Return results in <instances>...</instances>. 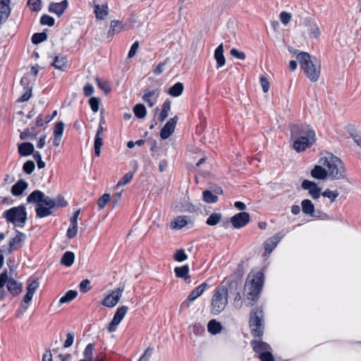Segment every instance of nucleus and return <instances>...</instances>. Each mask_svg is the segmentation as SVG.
Here are the masks:
<instances>
[{
	"mask_svg": "<svg viewBox=\"0 0 361 361\" xmlns=\"http://www.w3.org/2000/svg\"><path fill=\"white\" fill-rule=\"evenodd\" d=\"M27 201L29 203L37 204L36 215L39 218L51 215L53 209L56 207H63L67 205V202L63 197L58 196L56 199H52L38 190L33 191L27 197Z\"/></svg>",
	"mask_w": 361,
	"mask_h": 361,
	"instance_id": "f257e3e1",
	"label": "nucleus"
},
{
	"mask_svg": "<svg viewBox=\"0 0 361 361\" xmlns=\"http://www.w3.org/2000/svg\"><path fill=\"white\" fill-rule=\"evenodd\" d=\"M290 138L293 148L298 153L304 152L316 142V134L313 128L306 124L290 126Z\"/></svg>",
	"mask_w": 361,
	"mask_h": 361,
	"instance_id": "f03ea898",
	"label": "nucleus"
},
{
	"mask_svg": "<svg viewBox=\"0 0 361 361\" xmlns=\"http://www.w3.org/2000/svg\"><path fill=\"white\" fill-rule=\"evenodd\" d=\"M264 283V275L258 271L247 275L245 286L244 296L247 301V306H252L259 298Z\"/></svg>",
	"mask_w": 361,
	"mask_h": 361,
	"instance_id": "7ed1b4c3",
	"label": "nucleus"
},
{
	"mask_svg": "<svg viewBox=\"0 0 361 361\" xmlns=\"http://www.w3.org/2000/svg\"><path fill=\"white\" fill-rule=\"evenodd\" d=\"M319 163L324 166L328 176L334 180L342 179L345 177V169L341 160L331 153L324 154Z\"/></svg>",
	"mask_w": 361,
	"mask_h": 361,
	"instance_id": "20e7f679",
	"label": "nucleus"
},
{
	"mask_svg": "<svg viewBox=\"0 0 361 361\" xmlns=\"http://www.w3.org/2000/svg\"><path fill=\"white\" fill-rule=\"evenodd\" d=\"M296 59L307 78L312 82L317 81L321 73L320 63L317 59L307 52L299 53Z\"/></svg>",
	"mask_w": 361,
	"mask_h": 361,
	"instance_id": "39448f33",
	"label": "nucleus"
},
{
	"mask_svg": "<svg viewBox=\"0 0 361 361\" xmlns=\"http://www.w3.org/2000/svg\"><path fill=\"white\" fill-rule=\"evenodd\" d=\"M228 290L226 286L221 285L215 289L211 300V312L219 314L226 307L228 303Z\"/></svg>",
	"mask_w": 361,
	"mask_h": 361,
	"instance_id": "423d86ee",
	"label": "nucleus"
},
{
	"mask_svg": "<svg viewBox=\"0 0 361 361\" xmlns=\"http://www.w3.org/2000/svg\"><path fill=\"white\" fill-rule=\"evenodd\" d=\"M263 310L262 308H256L250 312V326L253 336L261 338L263 336Z\"/></svg>",
	"mask_w": 361,
	"mask_h": 361,
	"instance_id": "0eeeda50",
	"label": "nucleus"
},
{
	"mask_svg": "<svg viewBox=\"0 0 361 361\" xmlns=\"http://www.w3.org/2000/svg\"><path fill=\"white\" fill-rule=\"evenodd\" d=\"M4 216L8 221L19 227H23L27 220L25 208L23 205L6 211Z\"/></svg>",
	"mask_w": 361,
	"mask_h": 361,
	"instance_id": "6e6552de",
	"label": "nucleus"
},
{
	"mask_svg": "<svg viewBox=\"0 0 361 361\" xmlns=\"http://www.w3.org/2000/svg\"><path fill=\"white\" fill-rule=\"evenodd\" d=\"M123 290L124 286L112 290L111 293L104 298L102 302V305L109 308L115 307L118 303Z\"/></svg>",
	"mask_w": 361,
	"mask_h": 361,
	"instance_id": "1a4fd4ad",
	"label": "nucleus"
},
{
	"mask_svg": "<svg viewBox=\"0 0 361 361\" xmlns=\"http://www.w3.org/2000/svg\"><path fill=\"white\" fill-rule=\"evenodd\" d=\"M128 310V307L125 305L121 306L117 309L113 319L109 324V332H114L116 331L117 326L121 323L122 319L124 318Z\"/></svg>",
	"mask_w": 361,
	"mask_h": 361,
	"instance_id": "9d476101",
	"label": "nucleus"
},
{
	"mask_svg": "<svg viewBox=\"0 0 361 361\" xmlns=\"http://www.w3.org/2000/svg\"><path fill=\"white\" fill-rule=\"evenodd\" d=\"M208 287V284L206 283H203L199 286H197L195 290H193L188 295L187 300L183 301L180 305V309L184 310L187 309L190 306V302H192L196 300L199 296H200L206 288Z\"/></svg>",
	"mask_w": 361,
	"mask_h": 361,
	"instance_id": "9b49d317",
	"label": "nucleus"
},
{
	"mask_svg": "<svg viewBox=\"0 0 361 361\" xmlns=\"http://www.w3.org/2000/svg\"><path fill=\"white\" fill-rule=\"evenodd\" d=\"M178 119V116H175L173 118H171L161 128L160 131V136L163 140L169 138L173 134Z\"/></svg>",
	"mask_w": 361,
	"mask_h": 361,
	"instance_id": "f8f14e48",
	"label": "nucleus"
},
{
	"mask_svg": "<svg viewBox=\"0 0 361 361\" xmlns=\"http://www.w3.org/2000/svg\"><path fill=\"white\" fill-rule=\"evenodd\" d=\"M39 283L37 280L28 279L27 281V293L23 298V302L29 304L32 299L35 292L39 288Z\"/></svg>",
	"mask_w": 361,
	"mask_h": 361,
	"instance_id": "ddd939ff",
	"label": "nucleus"
},
{
	"mask_svg": "<svg viewBox=\"0 0 361 361\" xmlns=\"http://www.w3.org/2000/svg\"><path fill=\"white\" fill-rule=\"evenodd\" d=\"M25 238L26 235L24 233L18 232L16 235L9 241L8 253L10 254L21 247Z\"/></svg>",
	"mask_w": 361,
	"mask_h": 361,
	"instance_id": "4468645a",
	"label": "nucleus"
},
{
	"mask_svg": "<svg viewBox=\"0 0 361 361\" xmlns=\"http://www.w3.org/2000/svg\"><path fill=\"white\" fill-rule=\"evenodd\" d=\"M235 228L245 226L250 221V215L247 212H240L234 215L231 220Z\"/></svg>",
	"mask_w": 361,
	"mask_h": 361,
	"instance_id": "2eb2a0df",
	"label": "nucleus"
},
{
	"mask_svg": "<svg viewBox=\"0 0 361 361\" xmlns=\"http://www.w3.org/2000/svg\"><path fill=\"white\" fill-rule=\"evenodd\" d=\"M302 187L305 190L309 191L310 195L314 198L317 199L321 194V189L314 182L308 180H305L302 183Z\"/></svg>",
	"mask_w": 361,
	"mask_h": 361,
	"instance_id": "dca6fc26",
	"label": "nucleus"
},
{
	"mask_svg": "<svg viewBox=\"0 0 361 361\" xmlns=\"http://www.w3.org/2000/svg\"><path fill=\"white\" fill-rule=\"evenodd\" d=\"M305 25L308 28L310 37L314 38H319L321 35V31L317 23L312 18H307L305 21Z\"/></svg>",
	"mask_w": 361,
	"mask_h": 361,
	"instance_id": "f3484780",
	"label": "nucleus"
},
{
	"mask_svg": "<svg viewBox=\"0 0 361 361\" xmlns=\"http://www.w3.org/2000/svg\"><path fill=\"white\" fill-rule=\"evenodd\" d=\"M10 0H0V25L6 22L11 13Z\"/></svg>",
	"mask_w": 361,
	"mask_h": 361,
	"instance_id": "a211bd4d",
	"label": "nucleus"
},
{
	"mask_svg": "<svg viewBox=\"0 0 361 361\" xmlns=\"http://www.w3.org/2000/svg\"><path fill=\"white\" fill-rule=\"evenodd\" d=\"M68 7V1L63 0L59 3H51L49 6V11L61 16Z\"/></svg>",
	"mask_w": 361,
	"mask_h": 361,
	"instance_id": "6ab92c4d",
	"label": "nucleus"
},
{
	"mask_svg": "<svg viewBox=\"0 0 361 361\" xmlns=\"http://www.w3.org/2000/svg\"><path fill=\"white\" fill-rule=\"evenodd\" d=\"M7 283V288L8 290L12 294L13 296L18 295L22 290V283L18 282L13 278L8 277Z\"/></svg>",
	"mask_w": 361,
	"mask_h": 361,
	"instance_id": "aec40b11",
	"label": "nucleus"
},
{
	"mask_svg": "<svg viewBox=\"0 0 361 361\" xmlns=\"http://www.w3.org/2000/svg\"><path fill=\"white\" fill-rule=\"evenodd\" d=\"M103 131H104V128H103L102 123H99L97 131L96 133L94 143V154L97 157H99L101 147L103 145V140H102V138L101 137V134L102 133Z\"/></svg>",
	"mask_w": 361,
	"mask_h": 361,
	"instance_id": "412c9836",
	"label": "nucleus"
},
{
	"mask_svg": "<svg viewBox=\"0 0 361 361\" xmlns=\"http://www.w3.org/2000/svg\"><path fill=\"white\" fill-rule=\"evenodd\" d=\"M251 345L253 348V350L255 353H257L259 354L263 352H267L269 350H271L270 345L268 343L263 342L262 341H257V340L252 341L251 342Z\"/></svg>",
	"mask_w": 361,
	"mask_h": 361,
	"instance_id": "4be33fe9",
	"label": "nucleus"
},
{
	"mask_svg": "<svg viewBox=\"0 0 361 361\" xmlns=\"http://www.w3.org/2000/svg\"><path fill=\"white\" fill-rule=\"evenodd\" d=\"M94 12L96 18L99 20H104L109 14V8L106 4L103 5H95L94 7Z\"/></svg>",
	"mask_w": 361,
	"mask_h": 361,
	"instance_id": "5701e85b",
	"label": "nucleus"
},
{
	"mask_svg": "<svg viewBox=\"0 0 361 361\" xmlns=\"http://www.w3.org/2000/svg\"><path fill=\"white\" fill-rule=\"evenodd\" d=\"M214 59L217 63V68L225 65L226 60L224 56V46L221 44L214 51Z\"/></svg>",
	"mask_w": 361,
	"mask_h": 361,
	"instance_id": "b1692460",
	"label": "nucleus"
},
{
	"mask_svg": "<svg viewBox=\"0 0 361 361\" xmlns=\"http://www.w3.org/2000/svg\"><path fill=\"white\" fill-rule=\"evenodd\" d=\"M311 175L312 177L317 179H324L328 176L325 167H324V166L320 164L319 165L314 166V168L311 171Z\"/></svg>",
	"mask_w": 361,
	"mask_h": 361,
	"instance_id": "393cba45",
	"label": "nucleus"
},
{
	"mask_svg": "<svg viewBox=\"0 0 361 361\" xmlns=\"http://www.w3.org/2000/svg\"><path fill=\"white\" fill-rule=\"evenodd\" d=\"M27 183L23 180H18L11 188V193L15 196L20 195L23 191L27 188Z\"/></svg>",
	"mask_w": 361,
	"mask_h": 361,
	"instance_id": "a878e982",
	"label": "nucleus"
},
{
	"mask_svg": "<svg viewBox=\"0 0 361 361\" xmlns=\"http://www.w3.org/2000/svg\"><path fill=\"white\" fill-rule=\"evenodd\" d=\"M189 223L186 216H178L171 222L170 227L172 229H180Z\"/></svg>",
	"mask_w": 361,
	"mask_h": 361,
	"instance_id": "bb28decb",
	"label": "nucleus"
},
{
	"mask_svg": "<svg viewBox=\"0 0 361 361\" xmlns=\"http://www.w3.org/2000/svg\"><path fill=\"white\" fill-rule=\"evenodd\" d=\"M174 272L178 278L183 279L185 281H187L190 279L188 265L176 267Z\"/></svg>",
	"mask_w": 361,
	"mask_h": 361,
	"instance_id": "cd10ccee",
	"label": "nucleus"
},
{
	"mask_svg": "<svg viewBox=\"0 0 361 361\" xmlns=\"http://www.w3.org/2000/svg\"><path fill=\"white\" fill-rule=\"evenodd\" d=\"M281 240V238L276 235L273 238L268 239L264 245L265 252L271 253L277 245L278 243Z\"/></svg>",
	"mask_w": 361,
	"mask_h": 361,
	"instance_id": "c85d7f7f",
	"label": "nucleus"
},
{
	"mask_svg": "<svg viewBox=\"0 0 361 361\" xmlns=\"http://www.w3.org/2000/svg\"><path fill=\"white\" fill-rule=\"evenodd\" d=\"M18 152L22 156H28L34 152V146L30 142H23L18 146Z\"/></svg>",
	"mask_w": 361,
	"mask_h": 361,
	"instance_id": "c756f323",
	"label": "nucleus"
},
{
	"mask_svg": "<svg viewBox=\"0 0 361 361\" xmlns=\"http://www.w3.org/2000/svg\"><path fill=\"white\" fill-rule=\"evenodd\" d=\"M123 29L122 23L118 20H112L110 25V29L108 32V36L112 37L115 33L121 32Z\"/></svg>",
	"mask_w": 361,
	"mask_h": 361,
	"instance_id": "7c9ffc66",
	"label": "nucleus"
},
{
	"mask_svg": "<svg viewBox=\"0 0 361 361\" xmlns=\"http://www.w3.org/2000/svg\"><path fill=\"white\" fill-rule=\"evenodd\" d=\"M158 96L157 90H145L144 95L142 97L143 100L148 104L149 106L154 105V102L152 100V97Z\"/></svg>",
	"mask_w": 361,
	"mask_h": 361,
	"instance_id": "2f4dec72",
	"label": "nucleus"
},
{
	"mask_svg": "<svg viewBox=\"0 0 361 361\" xmlns=\"http://www.w3.org/2000/svg\"><path fill=\"white\" fill-rule=\"evenodd\" d=\"M301 206L303 213L313 216V213L314 212V206L311 200L307 199L304 200L301 203Z\"/></svg>",
	"mask_w": 361,
	"mask_h": 361,
	"instance_id": "473e14b6",
	"label": "nucleus"
},
{
	"mask_svg": "<svg viewBox=\"0 0 361 361\" xmlns=\"http://www.w3.org/2000/svg\"><path fill=\"white\" fill-rule=\"evenodd\" d=\"M52 66L55 68L64 71L67 66V59L66 57L56 56L52 63Z\"/></svg>",
	"mask_w": 361,
	"mask_h": 361,
	"instance_id": "72a5a7b5",
	"label": "nucleus"
},
{
	"mask_svg": "<svg viewBox=\"0 0 361 361\" xmlns=\"http://www.w3.org/2000/svg\"><path fill=\"white\" fill-rule=\"evenodd\" d=\"M170 110L171 102L167 99L163 103L161 106V111L159 117V119L161 122H163L168 117Z\"/></svg>",
	"mask_w": 361,
	"mask_h": 361,
	"instance_id": "f704fd0d",
	"label": "nucleus"
},
{
	"mask_svg": "<svg viewBox=\"0 0 361 361\" xmlns=\"http://www.w3.org/2000/svg\"><path fill=\"white\" fill-rule=\"evenodd\" d=\"M74 259V253L70 251H67L63 254L61 259V263L66 267H70L73 264Z\"/></svg>",
	"mask_w": 361,
	"mask_h": 361,
	"instance_id": "c9c22d12",
	"label": "nucleus"
},
{
	"mask_svg": "<svg viewBox=\"0 0 361 361\" xmlns=\"http://www.w3.org/2000/svg\"><path fill=\"white\" fill-rule=\"evenodd\" d=\"M183 91V85L181 82H177L168 90V93L172 97L180 96Z\"/></svg>",
	"mask_w": 361,
	"mask_h": 361,
	"instance_id": "e433bc0d",
	"label": "nucleus"
},
{
	"mask_svg": "<svg viewBox=\"0 0 361 361\" xmlns=\"http://www.w3.org/2000/svg\"><path fill=\"white\" fill-rule=\"evenodd\" d=\"M221 328V324L215 319L209 321L207 325L208 331L212 334H216L219 333Z\"/></svg>",
	"mask_w": 361,
	"mask_h": 361,
	"instance_id": "4c0bfd02",
	"label": "nucleus"
},
{
	"mask_svg": "<svg viewBox=\"0 0 361 361\" xmlns=\"http://www.w3.org/2000/svg\"><path fill=\"white\" fill-rule=\"evenodd\" d=\"M93 350L94 345L92 343H89L84 350L83 352V359H81L82 361H93Z\"/></svg>",
	"mask_w": 361,
	"mask_h": 361,
	"instance_id": "58836bf2",
	"label": "nucleus"
},
{
	"mask_svg": "<svg viewBox=\"0 0 361 361\" xmlns=\"http://www.w3.org/2000/svg\"><path fill=\"white\" fill-rule=\"evenodd\" d=\"M133 112L138 118H144L146 116L147 111L144 104H137L133 107Z\"/></svg>",
	"mask_w": 361,
	"mask_h": 361,
	"instance_id": "ea45409f",
	"label": "nucleus"
},
{
	"mask_svg": "<svg viewBox=\"0 0 361 361\" xmlns=\"http://www.w3.org/2000/svg\"><path fill=\"white\" fill-rule=\"evenodd\" d=\"M78 295V292L76 290H68L65 295L61 297L59 300L60 304L67 303L73 300Z\"/></svg>",
	"mask_w": 361,
	"mask_h": 361,
	"instance_id": "a19ab883",
	"label": "nucleus"
},
{
	"mask_svg": "<svg viewBox=\"0 0 361 361\" xmlns=\"http://www.w3.org/2000/svg\"><path fill=\"white\" fill-rule=\"evenodd\" d=\"M202 195L204 201L207 203H214L218 200L217 195L212 193L209 190H204Z\"/></svg>",
	"mask_w": 361,
	"mask_h": 361,
	"instance_id": "79ce46f5",
	"label": "nucleus"
},
{
	"mask_svg": "<svg viewBox=\"0 0 361 361\" xmlns=\"http://www.w3.org/2000/svg\"><path fill=\"white\" fill-rule=\"evenodd\" d=\"M221 217L222 216L219 213H212L208 217L207 224L209 226H215L220 222Z\"/></svg>",
	"mask_w": 361,
	"mask_h": 361,
	"instance_id": "37998d69",
	"label": "nucleus"
},
{
	"mask_svg": "<svg viewBox=\"0 0 361 361\" xmlns=\"http://www.w3.org/2000/svg\"><path fill=\"white\" fill-rule=\"evenodd\" d=\"M47 38V35L45 32L35 33L32 37V42L37 44L45 41Z\"/></svg>",
	"mask_w": 361,
	"mask_h": 361,
	"instance_id": "c03bdc74",
	"label": "nucleus"
},
{
	"mask_svg": "<svg viewBox=\"0 0 361 361\" xmlns=\"http://www.w3.org/2000/svg\"><path fill=\"white\" fill-rule=\"evenodd\" d=\"M133 177V172L126 173L123 177L118 182L116 187H121L129 183Z\"/></svg>",
	"mask_w": 361,
	"mask_h": 361,
	"instance_id": "a18cd8bd",
	"label": "nucleus"
},
{
	"mask_svg": "<svg viewBox=\"0 0 361 361\" xmlns=\"http://www.w3.org/2000/svg\"><path fill=\"white\" fill-rule=\"evenodd\" d=\"M64 129V123L62 121L57 122L54 128V136L62 137Z\"/></svg>",
	"mask_w": 361,
	"mask_h": 361,
	"instance_id": "49530a36",
	"label": "nucleus"
},
{
	"mask_svg": "<svg viewBox=\"0 0 361 361\" xmlns=\"http://www.w3.org/2000/svg\"><path fill=\"white\" fill-rule=\"evenodd\" d=\"M338 195H339V193L338 191H336V190L332 191L329 189L326 190L324 192H323L322 193V196L330 199L331 202H334L336 200V199L338 197Z\"/></svg>",
	"mask_w": 361,
	"mask_h": 361,
	"instance_id": "de8ad7c7",
	"label": "nucleus"
},
{
	"mask_svg": "<svg viewBox=\"0 0 361 361\" xmlns=\"http://www.w3.org/2000/svg\"><path fill=\"white\" fill-rule=\"evenodd\" d=\"M110 200V195L109 194H104L102 197H100L97 201V205L99 209H102L104 208L106 204Z\"/></svg>",
	"mask_w": 361,
	"mask_h": 361,
	"instance_id": "09e8293b",
	"label": "nucleus"
},
{
	"mask_svg": "<svg viewBox=\"0 0 361 361\" xmlns=\"http://www.w3.org/2000/svg\"><path fill=\"white\" fill-rule=\"evenodd\" d=\"M233 306L235 309L239 310L242 307L243 304V300L240 295V293L239 291H237L235 293V295L233 298Z\"/></svg>",
	"mask_w": 361,
	"mask_h": 361,
	"instance_id": "8fccbe9b",
	"label": "nucleus"
},
{
	"mask_svg": "<svg viewBox=\"0 0 361 361\" xmlns=\"http://www.w3.org/2000/svg\"><path fill=\"white\" fill-rule=\"evenodd\" d=\"M78 233V225L71 224L68 229L67 230L66 235L69 239H72L76 236Z\"/></svg>",
	"mask_w": 361,
	"mask_h": 361,
	"instance_id": "3c124183",
	"label": "nucleus"
},
{
	"mask_svg": "<svg viewBox=\"0 0 361 361\" xmlns=\"http://www.w3.org/2000/svg\"><path fill=\"white\" fill-rule=\"evenodd\" d=\"M173 258L177 262H183L187 259L188 256L185 254L184 250L180 249L175 252Z\"/></svg>",
	"mask_w": 361,
	"mask_h": 361,
	"instance_id": "603ef678",
	"label": "nucleus"
},
{
	"mask_svg": "<svg viewBox=\"0 0 361 361\" xmlns=\"http://www.w3.org/2000/svg\"><path fill=\"white\" fill-rule=\"evenodd\" d=\"M35 168V165L32 161H27L23 165V171L27 174L32 173Z\"/></svg>",
	"mask_w": 361,
	"mask_h": 361,
	"instance_id": "864d4df0",
	"label": "nucleus"
},
{
	"mask_svg": "<svg viewBox=\"0 0 361 361\" xmlns=\"http://www.w3.org/2000/svg\"><path fill=\"white\" fill-rule=\"evenodd\" d=\"M291 18V14L286 11H282L279 15L280 20L283 25H287L290 21Z\"/></svg>",
	"mask_w": 361,
	"mask_h": 361,
	"instance_id": "5fc2aeb1",
	"label": "nucleus"
},
{
	"mask_svg": "<svg viewBox=\"0 0 361 361\" xmlns=\"http://www.w3.org/2000/svg\"><path fill=\"white\" fill-rule=\"evenodd\" d=\"M54 19L48 15H43L40 20V23L42 25H47L49 26H53L54 25Z\"/></svg>",
	"mask_w": 361,
	"mask_h": 361,
	"instance_id": "6e6d98bb",
	"label": "nucleus"
},
{
	"mask_svg": "<svg viewBox=\"0 0 361 361\" xmlns=\"http://www.w3.org/2000/svg\"><path fill=\"white\" fill-rule=\"evenodd\" d=\"M91 109L94 112H97L99 110V99L97 97H92L89 101Z\"/></svg>",
	"mask_w": 361,
	"mask_h": 361,
	"instance_id": "4d7b16f0",
	"label": "nucleus"
},
{
	"mask_svg": "<svg viewBox=\"0 0 361 361\" xmlns=\"http://www.w3.org/2000/svg\"><path fill=\"white\" fill-rule=\"evenodd\" d=\"M153 348H147L138 361H149V358L151 357L153 353Z\"/></svg>",
	"mask_w": 361,
	"mask_h": 361,
	"instance_id": "13d9d810",
	"label": "nucleus"
},
{
	"mask_svg": "<svg viewBox=\"0 0 361 361\" xmlns=\"http://www.w3.org/2000/svg\"><path fill=\"white\" fill-rule=\"evenodd\" d=\"M261 361H274L272 354L269 351L263 352L259 355Z\"/></svg>",
	"mask_w": 361,
	"mask_h": 361,
	"instance_id": "bf43d9fd",
	"label": "nucleus"
},
{
	"mask_svg": "<svg viewBox=\"0 0 361 361\" xmlns=\"http://www.w3.org/2000/svg\"><path fill=\"white\" fill-rule=\"evenodd\" d=\"M28 5L35 11H39L41 8L40 0H28Z\"/></svg>",
	"mask_w": 361,
	"mask_h": 361,
	"instance_id": "052dcab7",
	"label": "nucleus"
},
{
	"mask_svg": "<svg viewBox=\"0 0 361 361\" xmlns=\"http://www.w3.org/2000/svg\"><path fill=\"white\" fill-rule=\"evenodd\" d=\"M230 54L232 56L235 57L240 60H244L245 59V54L243 51H238L237 49L233 48Z\"/></svg>",
	"mask_w": 361,
	"mask_h": 361,
	"instance_id": "680f3d73",
	"label": "nucleus"
},
{
	"mask_svg": "<svg viewBox=\"0 0 361 361\" xmlns=\"http://www.w3.org/2000/svg\"><path fill=\"white\" fill-rule=\"evenodd\" d=\"M260 83H261L263 92L265 93L269 91V86H270L269 82L267 80V78H265L264 76H261L260 77Z\"/></svg>",
	"mask_w": 361,
	"mask_h": 361,
	"instance_id": "e2e57ef3",
	"label": "nucleus"
},
{
	"mask_svg": "<svg viewBox=\"0 0 361 361\" xmlns=\"http://www.w3.org/2000/svg\"><path fill=\"white\" fill-rule=\"evenodd\" d=\"M74 341V334L72 332H69L67 334V338L66 340L64 342L63 347L64 348H69L71 346L73 343Z\"/></svg>",
	"mask_w": 361,
	"mask_h": 361,
	"instance_id": "0e129e2a",
	"label": "nucleus"
},
{
	"mask_svg": "<svg viewBox=\"0 0 361 361\" xmlns=\"http://www.w3.org/2000/svg\"><path fill=\"white\" fill-rule=\"evenodd\" d=\"M90 281L88 279H85L82 281L80 283V290L82 293H86L90 289Z\"/></svg>",
	"mask_w": 361,
	"mask_h": 361,
	"instance_id": "69168bd1",
	"label": "nucleus"
},
{
	"mask_svg": "<svg viewBox=\"0 0 361 361\" xmlns=\"http://www.w3.org/2000/svg\"><path fill=\"white\" fill-rule=\"evenodd\" d=\"M25 93L20 97V98L18 99L19 102H25L27 101L31 95H32V90L30 87H25Z\"/></svg>",
	"mask_w": 361,
	"mask_h": 361,
	"instance_id": "338daca9",
	"label": "nucleus"
},
{
	"mask_svg": "<svg viewBox=\"0 0 361 361\" xmlns=\"http://www.w3.org/2000/svg\"><path fill=\"white\" fill-rule=\"evenodd\" d=\"M138 48H139V42H135L130 47V50L128 55V58L133 57L135 55V54L137 53Z\"/></svg>",
	"mask_w": 361,
	"mask_h": 361,
	"instance_id": "774afa93",
	"label": "nucleus"
}]
</instances>
